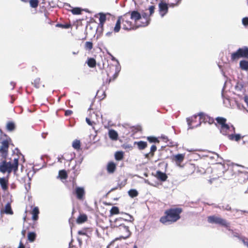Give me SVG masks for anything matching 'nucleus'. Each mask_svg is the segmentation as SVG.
<instances>
[{
	"instance_id": "nucleus-26",
	"label": "nucleus",
	"mask_w": 248,
	"mask_h": 248,
	"mask_svg": "<svg viewBox=\"0 0 248 248\" xmlns=\"http://www.w3.org/2000/svg\"><path fill=\"white\" fill-rule=\"evenodd\" d=\"M87 220V216L85 214H80L77 219V222L78 224H81L85 222Z\"/></svg>"
},
{
	"instance_id": "nucleus-48",
	"label": "nucleus",
	"mask_w": 248,
	"mask_h": 248,
	"mask_svg": "<svg viewBox=\"0 0 248 248\" xmlns=\"http://www.w3.org/2000/svg\"><path fill=\"white\" fill-rule=\"evenodd\" d=\"M240 240L243 243V244L248 248V238L244 236H242L240 238Z\"/></svg>"
},
{
	"instance_id": "nucleus-27",
	"label": "nucleus",
	"mask_w": 248,
	"mask_h": 248,
	"mask_svg": "<svg viewBox=\"0 0 248 248\" xmlns=\"http://www.w3.org/2000/svg\"><path fill=\"white\" fill-rule=\"evenodd\" d=\"M16 128V125L13 122H8L6 124V129L8 131H13Z\"/></svg>"
},
{
	"instance_id": "nucleus-39",
	"label": "nucleus",
	"mask_w": 248,
	"mask_h": 248,
	"mask_svg": "<svg viewBox=\"0 0 248 248\" xmlns=\"http://www.w3.org/2000/svg\"><path fill=\"white\" fill-rule=\"evenodd\" d=\"M217 207L222 210H231V207L228 204L218 205Z\"/></svg>"
},
{
	"instance_id": "nucleus-3",
	"label": "nucleus",
	"mask_w": 248,
	"mask_h": 248,
	"mask_svg": "<svg viewBox=\"0 0 248 248\" xmlns=\"http://www.w3.org/2000/svg\"><path fill=\"white\" fill-rule=\"evenodd\" d=\"M207 221L209 223L218 224L224 227H228L230 224L226 219L215 215L208 217Z\"/></svg>"
},
{
	"instance_id": "nucleus-30",
	"label": "nucleus",
	"mask_w": 248,
	"mask_h": 248,
	"mask_svg": "<svg viewBox=\"0 0 248 248\" xmlns=\"http://www.w3.org/2000/svg\"><path fill=\"white\" fill-rule=\"evenodd\" d=\"M36 237V234L35 232H29L28 234V239L30 242H33L35 241Z\"/></svg>"
},
{
	"instance_id": "nucleus-49",
	"label": "nucleus",
	"mask_w": 248,
	"mask_h": 248,
	"mask_svg": "<svg viewBox=\"0 0 248 248\" xmlns=\"http://www.w3.org/2000/svg\"><path fill=\"white\" fill-rule=\"evenodd\" d=\"M156 150H157V147L155 145L153 144L151 146V147L150 148V152L151 156H153L154 155V153L156 151Z\"/></svg>"
},
{
	"instance_id": "nucleus-24",
	"label": "nucleus",
	"mask_w": 248,
	"mask_h": 248,
	"mask_svg": "<svg viewBox=\"0 0 248 248\" xmlns=\"http://www.w3.org/2000/svg\"><path fill=\"white\" fill-rule=\"evenodd\" d=\"M116 169V165L113 162H110L107 165V171L108 173H111L114 172Z\"/></svg>"
},
{
	"instance_id": "nucleus-50",
	"label": "nucleus",
	"mask_w": 248,
	"mask_h": 248,
	"mask_svg": "<svg viewBox=\"0 0 248 248\" xmlns=\"http://www.w3.org/2000/svg\"><path fill=\"white\" fill-rule=\"evenodd\" d=\"M56 26L57 27H60L63 29H68L70 28V25L68 24H62L61 23H58L56 24Z\"/></svg>"
},
{
	"instance_id": "nucleus-12",
	"label": "nucleus",
	"mask_w": 248,
	"mask_h": 248,
	"mask_svg": "<svg viewBox=\"0 0 248 248\" xmlns=\"http://www.w3.org/2000/svg\"><path fill=\"white\" fill-rule=\"evenodd\" d=\"M132 26L133 24L131 21H128L127 20H124V19H123V29L124 30L126 31H130L131 30L138 28L137 27L134 28V27H132Z\"/></svg>"
},
{
	"instance_id": "nucleus-42",
	"label": "nucleus",
	"mask_w": 248,
	"mask_h": 248,
	"mask_svg": "<svg viewBox=\"0 0 248 248\" xmlns=\"http://www.w3.org/2000/svg\"><path fill=\"white\" fill-rule=\"evenodd\" d=\"M184 157L185 155L183 154H177L175 156V161L180 163L183 161Z\"/></svg>"
},
{
	"instance_id": "nucleus-13",
	"label": "nucleus",
	"mask_w": 248,
	"mask_h": 248,
	"mask_svg": "<svg viewBox=\"0 0 248 248\" xmlns=\"http://www.w3.org/2000/svg\"><path fill=\"white\" fill-rule=\"evenodd\" d=\"M75 193L77 198L79 200L82 199L84 194L85 190L83 187H77L75 189Z\"/></svg>"
},
{
	"instance_id": "nucleus-56",
	"label": "nucleus",
	"mask_w": 248,
	"mask_h": 248,
	"mask_svg": "<svg viewBox=\"0 0 248 248\" xmlns=\"http://www.w3.org/2000/svg\"><path fill=\"white\" fill-rule=\"evenodd\" d=\"M78 233L79 235H86V232L85 230H79L78 231Z\"/></svg>"
},
{
	"instance_id": "nucleus-25",
	"label": "nucleus",
	"mask_w": 248,
	"mask_h": 248,
	"mask_svg": "<svg viewBox=\"0 0 248 248\" xmlns=\"http://www.w3.org/2000/svg\"><path fill=\"white\" fill-rule=\"evenodd\" d=\"M232 212L233 213V216L235 217L236 218L240 217L244 213H248V211L245 210H240L236 209H232Z\"/></svg>"
},
{
	"instance_id": "nucleus-55",
	"label": "nucleus",
	"mask_w": 248,
	"mask_h": 248,
	"mask_svg": "<svg viewBox=\"0 0 248 248\" xmlns=\"http://www.w3.org/2000/svg\"><path fill=\"white\" fill-rule=\"evenodd\" d=\"M83 157H80L78 160H77L76 161V164L78 165L79 167V166L81 164L82 162L83 161ZM79 168H78V169Z\"/></svg>"
},
{
	"instance_id": "nucleus-5",
	"label": "nucleus",
	"mask_w": 248,
	"mask_h": 248,
	"mask_svg": "<svg viewBox=\"0 0 248 248\" xmlns=\"http://www.w3.org/2000/svg\"><path fill=\"white\" fill-rule=\"evenodd\" d=\"M248 57V47L244 46L239 48L236 52L232 53L231 55V59L233 61L238 59L239 58H246Z\"/></svg>"
},
{
	"instance_id": "nucleus-64",
	"label": "nucleus",
	"mask_w": 248,
	"mask_h": 248,
	"mask_svg": "<svg viewBox=\"0 0 248 248\" xmlns=\"http://www.w3.org/2000/svg\"><path fill=\"white\" fill-rule=\"evenodd\" d=\"M57 159H58V161L60 162V163H62V160H63L62 159V155H61V156H59L58 157H57Z\"/></svg>"
},
{
	"instance_id": "nucleus-62",
	"label": "nucleus",
	"mask_w": 248,
	"mask_h": 248,
	"mask_svg": "<svg viewBox=\"0 0 248 248\" xmlns=\"http://www.w3.org/2000/svg\"><path fill=\"white\" fill-rule=\"evenodd\" d=\"M186 121H187V124L188 125H190L191 124L192 120H191L190 118H186Z\"/></svg>"
},
{
	"instance_id": "nucleus-53",
	"label": "nucleus",
	"mask_w": 248,
	"mask_h": 248,
	"mask_svg": "<svg viewBox=\"0 0 248 248\" xmlns=\"http://www.w3.org/2000/svg\"><path fill=\"white\" fill-rule=\"evenodd\" d=\"M205 115L204 113L202 112H200L199 113H198L197 115H195L194 116L195 118H196L197 116H199L200 117V119H202L203 116Z\"/></svg>"
},
{
	"instance_id": "nucleus-60",
	"label": "nucleus",
	"mask_w": 248,
	"mask_h": 248,
	"mask_svg": "<svg viewBox=\"0 0 248 248\" xmlns=\"http://www.w3.org/2000/svg\"><path fill=\"white\" fill-rule=\"evenodd\" d=\"M25 188L27 191H29V189L31 188V183L29 182L28 184V186H25Z\"/></svg>"
},
{
	"instance_id": "nucleus-21",
	"label": "nucleus",
	"mask_w": 248,
	"mask_h": 248,
	"mask_svg": "<svg viewBox=\"0 0 248 248\" xmlns=\"http://www.w3.org/2000/svg\"><path fill=\"white\" fill-rule=\"evenodd\" d=\"M121 67L120 64L118 63V65L116 66L115 68V73L114 74L112 78H110L108 80V83L110 82L112 80H114L118 76L119 73L120 71Z\"/></svg>"
},
{
	"instance_id": "nucleus-51",
	"label": "nucleus",
	"mask_w": 248,
	"mask_h": 248,
	"mask_svg": "<svg viewBox=\"0 0 248 248\" xmlns=\"http://www.w3.org/2000/svg\"><path fill=\"white\" fill-rule=\"evenodd\" d=\"M242 24L245 26H248V17H246L242 19Z\"/></svg>"
},
{
	"instance_id": "nucleus-58",
	"label": "nucleus",
	"mask_w": 248,
	"mask_h": 248,
	"mask_svg": "<svg viewBox=\"0 0 248 248\" xmlns=\"http://www.w3.org/2000/svg\"><path fill=\"white\" fill-rule=\"evenodd\" d=\"M86 122L89 125H92L93 123V122L91 121V120L88 118H86Z\"/></svg>"
},
{
	"instance_id": "nucleus-2",
	"label": "nucleus",
	"mask_w": 248,
	"mask_h": 248,
	"mask_svg": "<svg viewBox=\"0 0 248 248\" xmlns=\"http://www.w3.org/2000/svg\"><path fill=\"white\" fill-rule=\"evenodd\" d=\"M121 214H124V216H128L129 218H126L124 217H119L116 218L114 222L111 224V227L114 229L125 224L124 223L125 222H132L134 220V218L131 215L123 212L121 213Z\"/></svg>"
},
{
	"instance_id": "nucleus-40",
	"label": "nucleus",
	"mask_w": 248,
	"mask_h": 248,
	"mask_svg": "<svg viewBox=\"0 0 248 248\" xmlns=\"http://www.w3.org/2000/svg\"><path fill=\"white\" fill-rule=\"evenodd\" d=\"M30 5L31 8H36L38 7L39 4L38 0H30Z\"/></svg>"
},
{
	"instance_id": "nucleus-35",
	"label": "nucleus",
	"mask_w": 248,
	"mask_h": 248,
	"mask_svg": "<svg viewBox=\"0 0 248 248\" xmlns=\"http://www.w3.org/2000/svg\"><path fill=\"white\" fill-rule=\"evenodd\" d=\"M18 158H16L14 159V163L12 164L13 169H14V172H16L18 170Z\"/></svg>"
},
{
	"instance_id": "nucleus-57",
	"label": "nucleus",
	"mask_w": 248,
	"mask_h": 248,
	"mask_svg": "<svg viewBox=\"0 0 248 248\" xmlns=\"http://www.w3.org/2000/svg\"><path fill=\"white\" fill-rule=\"evenodd\" d=\"M72 111L71 110H66L65 111V115L66 116H68L69 115H70L72 113Z\"/></svg>"
},
{
	"instance_id": "nucleus-28",
	"label": "nucleus",
	"mask_w": 248,
	"mask_h": 248,
	"mask_svg": "<svg viewBox=\"0 0 248 248\" xmlns=\"http://www.w3.org/2000/svg\"><path fill=\"white\" fill-rule=\"evenodd\" d=\"M240 67L244 70H248V61L246 60H242L239 62Z\"/></svg>"
},
{
	"instance_id": "nucleus-9",
	"label": "nucleus",
	"mask_w": 248,
	"mask_h": 248,
	"mask_svg": "<svg viewBox=\"0 0 248 248\" xmlns=\"http://www.w3.org/2000/svg\"><path fill=\"white\" fill-rule=\"evenodd\" d=\"M98 14L99 15V23L97 29V31L102 33L103 30L104 23L106 22L107 19L106 15L103 13H99Z\"/></svg>"
},
{
	"instance_id": "nucleus-54",
	"label": "nucleus",
	"mask_w": 248,
	"mask_h": 248,
	"mask_svg": "<svg viewBox=\"0 0 248 248\" xmlns=\"http://www.w3.org/2000/svg\"><path fill=\"white\" fill-rule=\"evenodd\" d=\"M179 4L176 2H172V3L168 4V7H171V8H173L175 6H178Z\"/></svg>"
},
{
	"instance_id": "nucleus-43",
	"label": "nucleus",
	"mask_w": 248,
	"mask_h": 248,
	"mask_svg": "<svg viewBox=\"0 0 248 248\" xmlns=\"http://www.w3.org/2000/svg\"><path fill=\"white\" fill-rule=\"evenodd\" d=\"M119 213V209L117 206H113L110 210L111 215H116Z\"/></svg>"
},
{
	"instance_id": "nucleus-44",
	"label": "nucleus",
	"mask_w": 248,
	"mask_h": 248,
	"mask_svg": "<svg viewBox=\"0 0 248 248\" xmlns=\"http://www.w3.org/2000/svg\"><path fill=\"white\" fill-rule=\"evenodd\" d=\"M59 175L61 179H66L67 177V172L64 170H60L59 171Z\"/></svg>"
},
{
	"instance_id": "nucleus-29",
	"label": "nucleus",
	"mask_w": 248,
	"mask_h": 248,
	"mask_svg": "<svg viewBox=\"0 0 248 248\" xmlns=\"http://www.w3.org/2000/svg\"><path fill=\"white\" fill-rule=\"evenodd\" d=\"M241 138V136L240 134H230L228 135V138L229 140H235L236 141H239Z\"/></svg>"
},
{
	"instance_id": "nucleus-15",
	"label": "nucleus",
	"mask_w": 248,
	"mask_h": 248,
	"mask_svg": "<svg viewBox=\"0 0 248 248\" xmlns=\"http://www.w3.org/2000/svg\"><path fill=\"white\" fill-rule=\"evenodd\" d=\"M219 130L220 132L222 135L228 136L230 131H231V127L229 124H227L224 126H220Z\"/></svg>"
},
{
	"instance_id": "nucleus-61",
	"label": "nucleus",
	"mask_w": 248,
	"mask_h": 248,
	"mask_svg": "<svg viewBox=\"0 0 248 248\" xmlns=\"http://www.w3.org/2000/svg\"><path fill=\"white\" fill-rule=\"evenodd\" d=\"M118 188H119V187H118V186H116V187H114L112 188H111V189H110V190L108 192V193H107V194H109V193H110L111 192L113 191H114V190H115L117 189Z\"/></svg>"
},
{
	"instance_id": "nucleus-6",
	"label": "nucleus",
	"mask_w": 248,
	"mask_h": 248,
	"mask_svg": "<svg viewBox=\"0 0 248 248\" xmlns=\"http://www.w3.org/2000/svg\"><path fill=\"white\" fill-rule=\"evenodd\" d=\"M11 141L10 138L8 137L6 140L1 142V146L0 147V153L3 158H6L8 155L9 142Z\"/></svg>"
},
{
	"instance_id": "nucleus-20",
	"label": "nucleus",
	"mask_w": 248,
	"mask_h": 248,
	"mask_svg": "<svg viewBox=\"0 0 248 248\" xmlns=\"http://www.w3.org/2000/svg\"><path fill=\"white\" fill-rule=\"evenodd\" d=\"M121 18L122 17L120 16L118 17V19L116 21V23L115 24V27L113 28V31L115 33L118 32L121 28Z\"/></svg>"
},
{
	"instance_id": "nucleus-11",
	"label": "nucleus",
	"mask_w": 248,
	"mask_h": 248,
	"mask_svg": "<svg viewBox=\"0 0 248 248\" xmlns=\"http://www.w3.org/2000/svg\"><path fill=\"white\" fill-rule=\"evenodd\" d=\"M141 15V18L144 19V21H141V24L137 26V28L144 27L147 26L150 22L151 19L147 13L143 12Z\"/></svg>"
},
{
	"instance_id": "nucleus-45",
	"label": "nucleus",
	"mask_w": 248,
	"mask_h": 248,
	"mask_svg": "<svg viewBox=\"0 0 248 248\" xmlns=\"http://www.w3.org/2000/svg\"><path fill=\"white\" fill-rule=\"evenodd\" d=\"M93 47V44L92 42L88 41L85 43V49L88 50H91Z\"/></svg>"
},
{
	"instance_id": "nucleus-41",
	"label": "nucleus",
	"mask_w": 248,
	"mask_h": 248,
	"mask_svg": "<svg viewBox=\"0 0 248 248\" xmlns=\"http://www.w3.org/2000/svg\"><path fill=\"white\" fill-rule=\"evenodd\" d=\"M147 139L150 143H159V140L158 139L154 136H149L147 137Z\"/></svg>"
},
{
	"instance_id": "nucleus-7",
	"label": "nucleus",
	"mask_w": 248,
	"mask_h": 248,
	"mask_svg": "<svg viewBox=\"0 0 248 248\" xmlns=\"http://www.w3.org/2000/svg\"><path fill=\"white\" fill-rule=\"evenodd\" d=\"M12 171H14V169L10 161L7 162L6 160H3L0 163V172L2 173L6 172L10 173Z\"/></svg>"
},
{
	"instance_id": "nucleus-34",
	"label": "nucleus",
	"mask_w": 248,
	"mask_h": 248,
	"mask_svg": "<svg viewBox=\"0 0 248 248\" xmlns=\"http://www.w3.org/2000/svg\"><path fill=\"white\" fill-rule=\"evenodd\" d=\"M124 157V153L122 151H117L115 154V158L116 160H121Z\"/></svg>"
},
{
	"instance_id": "nucleus-47",
	"label": "nucleus",
	"mask_w": 248,
	"mask_h": 248,
	"mask_svg": "<svg viewBox=\"0 0 248 248\" xmlns=\"http://www.w3.org/2000/svg\"><path fill=\"white\" fill-rule=\"evenodd\" d=\"M40 78H35L33 82H32V84L34 85V86L36 88H39L40 87Z\"/></svg>"
},
{
	"instance_id": "nucleus-59",
	"label": "nucleus",
	"mask_w": 248,
	"mask_h": 248,
	"mask_svg": "<svg viewBox=\"0 0 248 248\" xmlns=\"http://www.w3.org/2000/svg\"><path fill=\"white\" fill-rule=\"evenodd\" d=\"M244 100L245 101V102L247 104V105L248 107V95H245L244 97Z\"/></svg>"
},
{
	"instance_id": "nucleus-31",
	"label": "nucleus",
	"mask_w": 248,
	"mask_h": 248,
	"mask_svg": "<svg viewBox=\"0 0 248 248\" xmlns=\"http://www.w3.org/2000/svg\"><path fill=\"white\" fill-rule=\"evenodd\" d=\"M225 228L229 232H232V234L231 235L232 237H236L240 240V238H241L242 236H240L238 232H234L232 229H231L230 224L229 225L228 227H225Z\"/></svg>"
},
{
	"instance_id": "nucleus-36",
	"label": "nucleus",
	"mask_w": 248,
	"mask_h": 248,
	"mask_svg": "<svg viewBox=\"0 0 248 248\" xmlns=\"http://www.w3.org/2000/svg\"><path fill=\"white\" fill-rule=\"evenodd\" d=\"M72 147L76 150H78L80 148V141L79 140H75L73 141Z\"/></svg>"
},
{
	"instance_id": "nucleus-19",
	"label": "nucleus",
	"mask_w": 248,
	"mask_h": 248,
	"mask_svg": "<svg viewBox=\"0 0 248 248\" xmlns=\"http://www.w3.org/2000/svg\"><path fill=\"white\" fill-rule=\"evenodd\" d=\"M236 91L239 92H244L245 89L244 88V84L243 82L238 81L234 86Z\"/></svg>"
},
{
	"instance_id": "nucleus-22",
	"label": "nucleus",
	"mask_w": 248,
	"mask_h": 248,
	"mask_svg": "<svg viewBox=\"0 0 248 248\" xmlns=\"http://www.w3.org/2000/svg\"><path fill=\"white\" fill-rule=\"evenodd\" d=\"M3 212H4V213H5L6 214H9V215H13V212L12 211L11 204L9 202H8L6 204V205L5 206L4 210L3 211L2 210L0 211V213H2Z\"/></svg>"
},
{
	"instance_id": "nucleus-16",
	"label": "nucleus",
	"mask_w": 248,
	"mask_h": 248,
	"mask_svg": "<svg viewBox=\"0 0 248 248\" xmlns=\"http://www.w3.org/2000/svg\"><path fill=\"white\" fill-rule=\"evenodd\" d=\"M108 135L109 138L112 140H116L118 138V134L116 131L113 129L108 130Z\"/></svg>"
},
{
	"instance_id": "nucleus-33",
	"label": "nucleus",
	"mask_w": 248,
	"mask_h": 248,
	"mask_svg": "<svg viewBox=\"0 0 248 248\" xmlns=\"http://www.w3.org/2000/svg\"><path fill=\"white\" fill-rule=\"evenodd\" d=\"M88 65L91 68H93L96 65V61L94 58H89L87 62Z\"/></svg>"
},
{
	"instance_id": "nucleus-23",
	"label": "nucleus",
	"mask_w": 248,
	"mask_h": 248,
	"mask_svg": "<svg viewBox=\"0 0 248 248\" xmlns=\"http://www.w3.org/2000/svg\"><path fill=\"white\" fill-rule=\"evenodd\" d=\"M0 185L3 190H5L8 188V181L4 178H0Z\"/></svg>"
},
{
	"instance_id": "nucleus-8",
	"label": "nucleus",
	"mask_w": 248,
	"mask_h": 248,
	"mask_svg": "<svg viewBox=\"0 0 248 248\" xmlns=\"http://www.w3.org/2000/svg\"><path fill=\"white\" fill-rule=\"evenodd\" d=\"M128 15H129L130 16V19L133 21L135 23H136L138 20L141 19V15L139 12L137 10H133L132 11H129L128 12L125 14L124 16H126Z\"/></svg>"
},
{
	"instance_id": "nucleus-46",
	"label": "nucleus",
	"mask_w": 248,
	"mask_h": 248,
	"mask_svg": "<svg viewBox=\"0 0 248 248\" xmlns=\"http://www.w3.org/2000/svg\"><path fill=\"white\" fill-rule=\"evenodd\" d=\"M69 155H70L68 154H65L63 155H62V159L66 161L70 162L72 160L73 157H70Z\"/></svg>"
},
{
	"instance_id": "nucleus-14",
	"label": "nucleus",
	"mask_w": 248,
	"mask_h": 248,
	"mask_svg": "<svg viewBox=\"0 0 248 248\" xmlns=\"http://www.w3.org/2000/svg\"><path fill=\"white\" fill-rule=\"evenodd\" d=\"M155 176L157 178V179L159 180L162 182H164L166 181L168 178V176L166 173L163 172L160 170H157L156 172V174Z\"/></svg>"
},
{
	"instance_id": "nucleus-10",
	"label": "nucleus",
	"mask_w": 248,
	"mask_h": 248,
	"mask_svg": "<svg viewBox=\"0 0 248 248\" xmlns=\"http://www.w3.org/2000/svg\"><path fill=\"white\" fill-rule=\"evenodd\" d=\"M158 7L160 15L162 17L166 15L168 12V5L166 2L161 1L159 3Z\"/></svg>"
},
{
	"instance_id": "nucleus-18",
	"label": "nucleus",
	"mask_w": 248,
	"mask_h": 248,
	"mask_svg": "<svg viewBox=\"0 0 248 248\" xmlns=\"http://www.w3.org/2000/svg\"><path fill=\"white\" fill-rule=\"evenodd\" d=\"M39 208L37 206L34 207L31 211L32 219L36 221L38 219V215L39 214Z\"/></svg>"
},
{
	"instance_id": "nucleus-32",
	"label": "nucleus",
	"mask_w": 248,
	"mask_h": 248,
	"mask_svg": "<svg viewBox=\"0 0 248 248\" xmlns=\"http://www.w3.org/2000/svg\"><path fill=\"white\" fill-rule=\"evenodd\" d=\"M217 123L220 125V126L226 125L227 124L226 123V119L223 117H217L216 119Z\"/></svg>"
},
{
	"instance_id": "nucleus-52",
	"label": "nucleus",
	"mask_w": 248,
	"mask_h": 248,
	"mask_svg": "<svg viewBox=\"0 0 248 248\" xmlns=\"http://www.w3.org/2000/svg\"><path fill=\"white\" fill-rule=\"evenodd\" d=\"M155 7V6L151 5L149 7V10L150 12V15L151 16L154 13Z\"/></svg>"
},
{
	"instance_id": "nucleus-37",
	"label": "nucleus",
	"mask_w": 248,
	"mask_h": 248,
	"mask_svg": "<svg viewBox=\"0 0 248 248\" xmlns=\"http://www.w3.org/2000/svg\"><path fill=\"white\" fill-rule=\"evenodd\" d=\"M129 196L131 198H134L138 195V192L136 189H131L128 192Z\"/></svg>"
},
{
	"instance_id": "nucleus-63",
	"label": "nucleus",
	"mask_w": 248,
	"mask_h": 248,
	"mask_svg": "<svg viewBox=\"0 0 248 248\" xmlns=\"http://www.w3.org/2000/svg\"><path fill=\"white\" fill-rule=\"evenodd\" d=\"M112 33H113V31H108V32L106 33V36H108V37L110 36L112 34Z\"/></svg>"
},
{
	"instance_id": "nucleus-38",
	"label": "nucleus",
	"mask_w": 248,
	"mask_h": 248,
	"mask_svg": "<svg viewBox=\"0 0 248 248\" xmlns=\"http://www.w3.org/2000/svg\"><path fill=\"white\" fill-rule=\"evenodd\" d=\"M82 10H83L79 7H75L71 10V12L73 15H78L81 14Z\"/></svg>"
},
{
	"instance_id": "nucleus-1",
	"label": "nucleus",
	"mask_w": 248,
	"mask_h": 248,
	"mask_svg": "<svg viewBox=\"0 0 248 248\" xmlns=\"http://www.w3.org/2000/svg\"><path fill=\"white\" fill-rule=\"evenodd\" d=\"M182 209L179 207L170 208L165 211V216L160 218V222L165 225H169L176 222L181 217Z\"/></svg>"
},
{
	"instance_id": "nucleus-17",
	"label": "nucleus",
	"mask_w": 248,
	"mask_h": 248,
	"mask_svg": "<svg viewBox=\"0 0 248 248\" xmlns=\"http://www.w3.org/2000/svg\"><path fill=\"white\" fill-rule=\"evenodd\" d=\"M134 144L137 145L138 148L140 150H143L147 147V142L142 140L135 141Z\"/></svg>"
},
{
	"instance_id": "nucleus-4",
	"label": "nucleus",
	"mask_w": 248,
	"mask_h": 248,
	"mask_svg": "<svg viewBox=\"0 0 248 248\" xmlns=\"http://www.w3.org/2000/svg\"><path fill=\"white\" fill-rule=\"evenodd\" d=\"M115 231L121 234L119 238H117L115 240H119L122 238L126 239L131 235V232L129 231V227L126 224L121 226L120 227L115 229Z\"/></svg>"
}]
</instances>
